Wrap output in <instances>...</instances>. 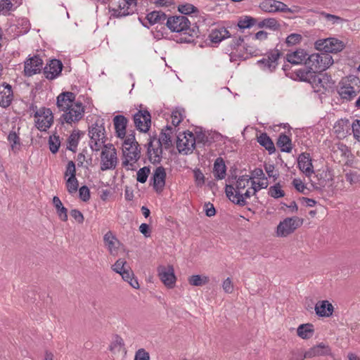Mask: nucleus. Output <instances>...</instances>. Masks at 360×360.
Listing matches in <instances>:
<instances>
[{
	"mask_svg": "<svg viewBox=\"0 0 360 360\" xmlns=\"http://www.w3.org/2000/svg\"><path fill=\"white\" fill-rule=\"evenodd\" d=\"M250 186L251 178L243 175L238 179L235 186L227 185L225 192L229 199L233 203L244 206L247 203V200L251 197Z\"/></svg>",
	"mask_w": 360,
	"mask_h": 360,
	"instance_id": "1",
	"label": "nucleus"
},
{
	"mask_svg": "<svg viewBox=\"0 0 360 360\" xmlns=\"http://www.w3.org/2000/svg\"><path fill=\"white\" fill-rule=\"evenodd\" d=\"M333 63V57L328 53H313L308 56L307 66L309 71L300 72V79L304 82H311L316 72H323Z\"/></svg>",
	"mask_w": 360,
	"mask_h": 360,
	"instance_id": "2",
	"label": "nucleus"
},
{
	"mask_svg": "<svg viewBox=\"0 0 360 360\" xmlns=\"http://www.w3.org/2000/svg\"><path fill=\"white\" fill-rule=\"evenodd\" d=\"M122 146L124 155L122 165L128 170H134V165L140 158L141 153L135 136L133 134H128L122 141Z\"/></svg>",
	"mask_w": 360,
	"mask_h": 360,
	"instance_id": "3",
	"label": "nucleus"
},
{
	"mask_svg": "<svg viewBox=\"0 0 360 360\" xmlns=\"http://www.w3.org/2000/svg\"><path fill=\"white\" fill-rule=\"evenodd\" d=\"M338 92L342 99H352L360 92L359 78L354 75L343 78L339 83Z\"/></svg>",
	"mask_w": 360,
	"mask_h": 360,
	"instance_id": "4",
	"label": "nucleus"
},
{
	"mask_svg": "<svg viewBox=\"0 0 360 360\" xmlns=\"http://www.w3.org/2000/svg\"><path fill=\"white\" fill-rule=\"evenodd\" d=\"M89 146L94 151H98L105 144L106 139L105 129L103 120H98L89 127Z\"/></svg>",
	"mask_w": 360,
	"mask_h": 360,
	"instance_id": "5",
	"label": "nucleus"
},
{
	"mask_svg": "<svg viewBox=\"0 0 360 360\" xmlns=\"http://www.w3.org/2000/svg\"><path fill=\"white\" fill-rule=\"evenodd\" d=\"M100 155V168L102 171L113 170L117 167L118 157L114 145L108 143L102 146Z\"/></svg>",
	"mask_w": 360,
	"mask_h": 360,
	"instance_id": "6",
	"label": "nucleus"
},
{
	"mask_svg": "<svg viewBox=\"0 0 360 360\" xmlns=\"http://www.w3.org/2000/svg\"><path fill=\"white\" fill-rule=\"evenodd\" d=\"M345 43L335 37L320 39L315 41L314 47L316 50L328 53H338L344 49Z\"/></svg>",
	"mask_w": 360,
	"mask_h": 360,
	"instance_id": "7",
	"label": "nucleus"
},
{
	"mask_svg": "<svg viewBox=\"0 0 360 360\" xmlns=\"http://www.w3.org/2000/svg\"><path fill=\"white\" fill-rule=\"evenodd\" d=\"M303 224V219L298 217H287L280 221L276 229V236L286 237L293 233Z\"/></svg>",
	"mask_w": 360,
	"mask_h": 360,
	"instance_id": "8",
	"label": "nucleus"
},
{
	"mask_svg": "<svg viewBox=\"0 0 360 360\" xmlns=\"http://www.w3.org/2000/svg\"><path fill=\"white\" fill-rule=\"evenodd\" d=\"M195 138L191 131L179 133L176 139V148L180 153H191L195 146Z\"/></svg>",
	"mask_w": 360,
	"mask_h": 360,
	"instance_id": "9",
	"label": "nucleus"
},
{
	"mask_svg": "<svg viewBox=\"0 0 360 360\" xmlns=\"http://www.w3.org/2000/svg\"><path fill=\"white\" fill-rule=\"evenodd\" d=\"M53 116L51 110L46 108H40L34 113V122L36 127L45 131L52 125Z\"/></svg>",
	"mask_w": 360,
	"mask_h": 360,
	"instance_id": "10",
	"label": "nucleus"
},
{
	"mask_svg": "<svg viewBox=\"0 0 360 360\" xmlns=\"http://www.w3.org/2000/svg\"><path fill=\"white\" fill-rule=\"evenodd\" d=\"M136 2H131L128 0H111L109 11L112 16L115 18L126 16L131 11V6H136Z\"/></svg>",
	"mask_w": 360,
	"mask_h": 360,
	"instance_id": "11",
	"label": "nucleus"
},
{
	"mask_svg": "<svg viewBox=\"0 0 360 360\" xmlns=\"http://www.w3.org/2000/svg\"><path fill=\"white\" fill-rule=\"evenodd\" d=\"M84 108L79 101L73 103L70 107L63 112L61 119L68 124L78 122L84 115Z\"/></svg>",
	"mask_w": 360,
	"mask_h": 360,
	"instance_id": "12",
	"label": "nucleus"
},
{
	"mask_svg": "<svg viewBox=\"0 0 360 360\" xmlns=\"http://www.w3.org/2000/svg\"><path fill=\"white\" fill-rule=\"evenodd\" d=\"M158 275L167 288L172 289L175 286L176 278L173 266H159L158 267Z\"/></svg>",
	"mask_w": 360,
	"mask_h": 360,
	"instance_id": "13",
	"label": "nucleus"
},
{
	"mask_svg": "<svg viewBox=\"0 0 360 360\" xmlns=\"http://www.w3.org/2000/svg\"><path fill=\"white\" fill-rule=\"evenodd\" d=\"M261 8L266 12H284L293 13L297 11V7L288 8L284 3L276 0H264L261 4Z\"/></svg>",
	"mask_w": 360,
	"mask_h": 360,
	"instance_id": "14",
	"label": "nucleus"
},
{
	"mask_svg": "<svg viewBox=\"0 0 360 360\" xmlns=\"http://www.w3.org/2000/svg\"><path fill=\"white\" fill-rule=\"evenodd\" d=\"M167 27L174 32H184L190 27V21L184 15L172 16L166 20Z\"/></svg>",
	"mask_w": 360,
	"mask_h": 360,
	"instance_id": "15",
	"label": "nucleus"
},
{
	"mask_svg": "<svg viewBox=\"0 0 360 360\" xmlns=\"http://www.w3.org/2000/svg\"><path fill=\"white\" fill-rule=\"evenodd\" d=\"M134 122L136 128L142 132H147L151 124V116L146 110H139L134 115Z\"/></svg>",
	"mask_w": 360,
	"mask_h": 360,
	"instance_id": "16",
	"label": "nucleus"
},
{
	"mask_svg": "<svg viewBox=\"0 0 360 360\" xmlns=\"http://www.w3.org/2000/svg\"><path fill=\"white\" fill-rule=\"evenodd\" d=\"M43 68V61L37 56L27 58L24 63V75L26 77H32L38 74Z\"/></svg>",
	"mask_w": 360,
	"mask_h": 360,
	"instance_id": "17",
	"label": "nucleus"
},
{
	"mask_svg": "<svg viewBox=\"0 0 360 360\" xmlns=\"http://www.w3.org/2000/svg\"><path fill=\"white\" fill-rule=\"evenodd\" d=\"M148 157L150 162H160L162 158V146L157 138H150L148 143Z\"/></svg>",
	"mask_w": 360,
	"mask_h": 360,
	"instance_id": "18",
	"label": "nucleus"
},
{
	"mask_svg": "<svg viewBox=\"0 0 360 360\" xmlns=\"http://www.w3.org/2000/svg\"><path fill=\"white\" fill-rule=\"evenodd\" d=\"M280 56L281 53L278 50H273L269 53L267 58L258 60L257 63L263 70L272 72L278 65V60Z\"/></svg>",
	"mask_w": 360,
	"mask_h": 360,
	"instance_id": "19",
	"label": "nucleus"
},
{
	"mask_svg": "<svg viewBox=\"0 0 360 360\" xmlns=\"http://www.w3.org/2000/svg\"><path fill=\"white\" fill-rule=\"evenodd\" d=\"M331 355L332 351L330 346L323 342H321L306 351L304 354V358L311 359L316 356Z\"/></svg>",
	"mask_w": 360,
	"mask_h": 360,
	"instance_id": "20",
	"label": "nucleus"
},
{
	"mask_svg": "<svg viewBox=\"0 0 360 360\" xmlns=\"http://www.w3.org/2000/svg\"><path fill=\"white\" fill-rule=\"evenodd\" d=\"M297 165L300 170L307 177H310L314 173V167L311 162V158L308 153H302L297 158Z\"/></svg>",
	"mask_w": 360,
	"mask_h": 360,
	"instance_id": "21",
	"label": "nucleus"
},
{
	"mask_svg": "<svg viewBox=\"0 0 360 360\" xmlns=\"http://www.w3.org/2000/svg\"><path fill=\"white\" fill-rule=\"evenodd\" d=\"M103 242L105 247L108 250L109 253L112 256L117 255L118 250L120 245V242L112 233V231H108L103 236Z\"/></svg>",
	"mask_w": 360,
	"mask_h": 360,
	"instance_id": "22",
	"label": "nucleus"
},
{
	"mask_svg": "<svg viewBox=\"0 0 360 360\" xmlns=\"http://www.w3.org/2000/svg\"><path fill=\"white\" fill-rule=\"evenodd\" d=\"M62 68V63L58 60L53 59L44 67V74L48 79H53L60 74Z\"/></svg>",
	"mask_w": 360,
	"mask_h": 360,
	"instance_id": "23",
	"label": "nucleus"
},
{
	"mask_svg": "<svg viewBox=\"0 0 360 360\" xmlns=\"http://www.w3.org/2000/svg\"><path fill=\"white\" fill-rule=\"evenodd\" d=\"M77 102L75 95L72 92H63L57 97V107L60 111L67 110L69 107L73 105V103Z\"/></svg>",
	"mask_w": 360,
	"mask_h": 360,
	"instance_id": "24",
	"label": "nucleus"
},
{
	"mask_svg": "<svg viewBox=\"0 0 360 360\" xmlns=\"http://www.w3.org/2000/svg\"><path fill=\"white\" fill-rule=\"evenodd\" d=\"M127 122V119L123 115H116L113 118V124L117 137L122 141H124L127 136V135H126Z\"/></svg>",
	"mask_w": 360,
	"mask_h": 360,
	"instance_id": "25",
	"label": "nucleus"
},
{
	"mask_svg": "<svg viewBox=\"0 0 360 360\" xmlns=\"http://www.w3.org/2000/svg\"><path fill=\"white\" fill-rule=\"evenodd\" d=\"M13 94L11 86L8 84L0 85V106L6 108L11 103Z\"/></svg>",
	"mask_w": 360,
	"mask_h": 360,
	"instance_id": "26",
	"label": "nucleus"
},
{
	"mask_svg": "<svg viewBox=\"0 0 360 360\" xmlns=\"http://www.w3.org/2000/svg\"><path fill=\"white\" fill-rule=\"evenodd\" d=\"M316 314L320 317H330L334 311V307L328 300L319 301L315 305Z\"/></svg>",
	"mask_w": 360,
	"mask_h": 360,
	"instance_id": "27",
	"label": "nucleus"
},
{
	"mask_svg": "<svg viewBox=\"0 0 360 360\" xmlns=\"http://www.w3.org/2000/svg\"><path fill=\"white\" fill-rule=\"evenodd\" d=\"M308 54L304 49H297V51L288 53L287 60L293 65L304 63L307 65Z\"/></svg>",
	"mask_w": 360,
	"mask_h": 360,
	"instance_id": "28",
	"label": "nucleus"
},
{
	"mask_svg": "<svg viewBox=\"0 0 360 360\" xmlns=\"http://www.w3.org/2000/svg\"><path fill=\"white\" fill-rule=\"evenodd\" d=\"M166 172L162 167L156 168L153 175V187L157 191H162L165 184Z\"/></svg>",
	"mask_w": 360,
	"mask_h": 360,
	"instance_id": "29",
	"label": "nucleus"
},
{
	"mask_svg": "<svg viewBox=\"0 0 360 360\" xmlns=\"http://www.w3.org/2000/svg\"><path fill=\"white\" fill-rule=\"evenodd\" d=\"M318 184L320 186L325 187L330 185L333 180V175L329 169L319 170L316 174Z\"/></svg>",
	"mask_w": 360,
	"mask_h": 360,
	"instance_id": "30",
	"label": "nucleus"
},
{
	"mask_svg": "<svg viewBox=\"0 0 360 360\" xmlns=\"http://www.w3.org/2000/svg\"><path fill=\"white\" fill-rule=\"evenodd\" d=\"M209 37L212 43L218 44L222 40L230 37V34L225 27H219L212 30Z\"/></svg>",
	"mask_w": 360,
	"mask_h": 360,
	"instance_id": "31",
	"label": "nucleus"
},
{
	"mask_svg": "<svg viewBox=\"0 0 360 360\" xmlns=\"http://www.w3.org/2000/svg\"><path fill=\"white\" fill-rule=\"evenodd\" d=\"M314 333V326L311 323L301 324L297 328V335L303 340L310 339Z\"/></svg>",
	"mask_w": 360,
	"mask_h": 360,
	"instance_id": "32",
	"label": "nucleus"
},
{
	"mask_svg": "<svg viewBox=\"0 0 360 360\" xmlns=\"http://www.w3.org/2000/svg\"><path fill=\"white\" fill-rule=\"evenodd\" d=\"M172 127L167 126L165 129L162 130L159 139H157V140L160 141V143L162 146H164L165 148H168L172 145Z\"/></svg>",
	"mask_w": 360,
	"mask_h": 360,
	"instance_id": "33",
	"label": "nucleus"
},
{
	"mask_svg": "<svg viewBox=\"0 0 360 360\" xmlns=\"http://www.w3.org/2000/svg\"><path fill=\"white\" fill-rule=\"evenodd\" d=\"M349 121L347 120L342 119L335 122L333 127V129L337 136L339 139H342L346 136L349 130Z\"/></svg>",
	"mask_w": 360,
	"mask_h": 360,
	"instance_id": "34",
	"label": "nucleus"
},
{
	"mask_svg": "<svg viewBox=\"0 0 360 360\" xmlns=\"http://www.w3.org/2000/svg\"><path fill=\"white\" fill-rule=\"evenodd\" d=\"M261 51L255 46L245 44L243 46L242 52L238 56L239 58L245 60L252 56L260 55Z\"/></svg>",
	"mask_w": 360,
	"mask_h": 360,
	"instance_id": "35",
	"label": "nucleus"
},
{
	"mask_svg": "<svg viewBox=\"0 0 360 360\" xmlns=\"http://www.w3.org/2000/svg\"><path fill=\"white\" fill-rule=\"evenodd\" d=\"M226 165L221 158H218L214 162L213 172L218 179H223L226 176Z\"/></svg>",
	"mask_w": 360,
	"mask_h": 360,
	"instance_id": "36",
	"label": "nucleus"
},
{
	"mask_svg": "<svg viewBox=\"0 0 360 360\" xmlns=\"http://www.w3.org/2000/svg\"><path fill=\"white\" fill-rule=\"evenodd\" d=\"M53 204L56 210L59 219L63 221L68 220V210L65 208L58 196L53 198Z\"/></svg>",
	"mask_w": 360,
	"mask_h": 360,
	"instance_id": "37",
	"label": "nucleus"
},
{
	"mask_svg": "<svg viewBox=\"0 0 360 360\" xmlns=\"http://www.w3.org/2000/svg\"><path fill=\"white\" fill-rule=\"evenodd\" d=\"M146 20L150 25H155L158 23H164L167 20L166 15L162 11H153L149 13L146 16Z\"/></svg>",
	"mask_w": 360,
	"mask_h": 360,
	"instance_id": "38",
	"label": "nucleus"
},
{
	"mask_svg": "<svg viewBox=\"0 0 360 360\" xmlns=\"http://www.w3.org/2000/svg\"><path fill=\"white\" fill-rule=\"evenodd\" d=\"M122 279L127 282L133 288L139 289V283L136 278H134V274L130 268L127 269L121 274Z\"/></svg>",
	"mask_w": 360,
	"mask_h": 360,
	"instance_id": "39",
	"label": "nucleus"
},
{
	"mask_svg": "<svg viewBox=\"0 0 360 360\" xmlns=\"http://www.w3.org/2000/svg\"><path fill=\"white\" fill-rule=\"evenodd\" d=\"M257 141L261 146H264L267 150H269L270 153L275 151L274 143L266 134L264 133L260 134L259 136L257 137Z\"/></svg>",
	"mask_w": 360,
	"mask_h": 360,
	"instance_id": "40",
	"label": "nucleus"
},
{
	"mask_svg": "<svg viewBox=\"0 0 360 360\" xmlns=\"http://www.w3.org/2000/svg\"><path fill=\"white\" fill-rule=\"evenodd\" d=\"M277 145L283 152L290 153L292 150L291 140L285 134H281L279 136Z\"/></svg>",
	"mask_w": 360,
	"mask_h": 360,
	"instance_id": "41",
	"label": "nucleus"
},
{
	"mask_svg": "<svg viewBox=\"0 0 360 360\" xmlns=\"http://www.w3.org/2000/svg\"><path fill=\"white\" fill-rule=\"evenodd\" d=\"M269 186V182L267 179H263L262 180H258V181H255V180H251V196L255 195L257 192L263 188H266Z\"/></svg>",
	"mask_w": 360,
	"mask_h": 360,
	"instance_id": "42",
	"label": "nucleus"
},
{
	"mask_svg": "<svg viewBox=\"0 0 360 360\" xmlns=\"http://www.w3.org/2000/svg\"><path fill=\"white\" fill-rule=\"evenodd\" d=\"M209 278L206 276L193 275L188 278V283L193 286H201L207 283Z\"/></svg>",
	"mask_w": 360,
	"mask_h": 360,
	"instance_id": "43",
	"label": "nucleus"
},
{
	"mask_svg": "<svg viewBox=\"0 0 360 360\" xmlns=\"http://www.w3.org/2000/svg\"><path fill=\"white\" fill-rule=\"evenodd\" d=\"M124 342L123 339L120 336H115L112 342L110 345V350L113 353L120 352L124 349Z\"/></svg>",
	"mask_w": 360,
	"mask_h": 360,
	"instance_id": "44",
	"label": "nucleus"
},
{
	"mask_svg": "<svg viewBox=\"0 0 360 360\" xmlns=\"http://www.w3.org/2000/svg\"><path fill=\"white\" fill-rule=\"evenodd\" d=\"M184 110L182 108H176L172 112V123L174 127L178 126L184 117Z\"/></svg>",
	"mask_w": 360,
	"mask_h": 360,
	"instance_id": "45",
	"label": "nucleus"
},
{
	"mask_svg": "<svg viewBox=\"0 0 360 360\" xmlns=\"http://www.w3.org/2000/svg\"><path fill=\"white\" fill-rule=\"evenodd\" d=\"M79 132L73 131L68 139L67 148L71 151H75L79 143Z\"/></svg>",
	"mask_w": 360,
	"mask_h": 360,
	"instance_id": "46",
	"label": "nucleus"
},
{
	"mask_svg": "<svg viewBox=\"0 0 360 360\" xmlns=\"http://www.w3.org/2000/svg\"><path fill=\"white\" fill-rule=\"evenodd\" d=\"M256 22V20L250 16L241 17L238 21V26L240 29L250 28Z\"/></svg>",
	"mask_w": 360,
	"mask_h": 360,
	"instance_id": "47",
	"label": "nucleus"
},
{
	"mask_svg": "<svg viewBox=\"0 0 360 360\" xmlns=\"http://www.w3.org/2000/svg\"><path fill=\"white\" fill-rule=\"evenodd\" d=\"M65 186H66L68 192L70 195L75 194L77 193V191H78L79 181L76 177L71 178V179H67L65 181Z\"/></svg>",
	"mask_w": 360,
	"mask_h": 360,
	"instance_id": "48",
	"label": "nucleus"
},
{
	"mask_svg": "<svg viewBox=\"0 0 360 360\" xmlns=\"http://www.w3.org/2000/svg\"><path fill=\"white\" fill-rule=\"evenodd\" d=\"M269 195L274 198H282L285 195V192L281 189L280 184H276L270 186L268 191Z\"/></svg>",
	"mask_w": 360,
	"mask_h": 360,
	"instance_id": "49",
	"label": "nucleus"
},
{
	"mask_svg": "<svg viewBox=\"0 0 360 360\" xmlns=\"http://www.w3.org/2000/svg\"><path fill=\"white\" fill-rule=\"evenodd\" d=\"M111 268L115 272L120 275L129 267L127 266V262L124 259H119L112 265Z\"/></svg>",
	"mask_w": 360,
	"mask_h": 360,
	"instance_id": "50",
	"label": "nucleus"
},
{
	"mask_svg": "<svg viewBox=\"0 0 360 360\" xmlns=\"http://www.w3.org/2000/svg\"><path fill=\"white\" fill-rule=\"evenodd\" d=\"M150 173V169L148 167H143L139 169L136 173V180L140 183H145Z\"/></svg>",
	"mask_w": 360,
	"mask_h": 360,
	"instance_id": "51",
	"label": "nucleus"
},
{
	"mask_svg": "<svg viewBox=\"0 0 360 360\" xmlns=\"http://www.w3.org/2000/svg\"><path fill=\"white\" fill-rule=\"evenodd\" d=\"M8 140L11 146L12 150L17 151L20 148V139L15 132L11 131L8 136Z\"/></svg>",
	"mask_w": 360,
	"mask_h": 360,
	"instance_id": "52",
	"label": "nucleus"
},
{
	"mask_svg": "<svg viewBox=\"0 0 360 360\" xmlns=\"http://www.w3.org/2000/svg\"><path fill=\"white\" fill-rule=\"evenodd\" d=\"M335 153L340 155L344 159H348L351 155L350 150L349 148L341 143L337 144V149L335 150Z\"/></svg>",
	"mask_w": 360,
	"mask_h": 360,
	"instance_id": "53",
	"label": "nucleus"
},
{
	"mask_svg": "<svg viewBox=\"0 0 360 360\" xmlns=\"http://www.w3.org/2000/svg\"><path fill=\"white\" fill-rule=\"evenodd\" d=\"M64 176L65 179L76 177V167L73 161H69L68 162Z\"/></svg>",
	"mask_w": 360,
	"mask_h": 360,
	"instance_id": "54",
	"label": "nucleus"
},
{
	"mask_svg": "<svg viewBox=\"0 0 360 360\" xmlns=\"http://www.w3.org/2000/svg\"><path fill=\"white\" fill-rule=\"evenodd\" d=\"M49 149L53 153H56L58 152L60 141L59 136H51L49 139Z\"/></svg>",
	"mask_w": 360,
	"mask_h": 360,
	"instance_id": "55",
	"label": "nucleus"
},
{
	"mask_svg": "<svg viewBox=\"0 0 360 360\" xmlns=\"http://www.w3.org/2000/svg\"><path fill=\"white\" fill-rule=\"evenodd\" d=\"M302 40V36L300 34L292 33L286 38L285 43L288 46H294L300 44Z\"/></svg>",
	"mask_w": 360,
	"mask_h": 360,
	"instance_id": "56",
	"label": "nucleus"
},
{
	"mask_svg": "<svg viewBox=\"0 0 360 360\" xmlns=\"http://www.w3.org/2000/svg\"><path fill=\"white\" fill-rule=\"evenodd\" d=\"M244 39L242 37H238L233 39L231 46L236 51L234 53L238 56L239 53L242 52L243 46H244Z\"/></svg>",
	"mask_w": 360,
	"mask_h": 360,
	"instance_id": "57",
	"label": "nucleus"
},
{
	"mask_svg": "<svg viewBox=\"0 0 360 360\" xmlns=\"http://www.w3.org/2000/svg\"><path fill=\"white\" fill-rule=\"evenodd\" d=\"M178 10L180 13L188 15L197 11V8L191 4H181L178 6Z\"/></svg>",
	"mask_w": 360,
	"mask_h": 360,
	"instance_id": "58",
	"label": "nucleus"
},
{
	"mask_svg": "<svg viewBox=\"0 0 360 360\" xmlns=\"http://www.w3.org/2000/svg\"><path fill=\"white\" fill-rule=\"evenodd\" d=\"M13 10V4L10 0H0V13L6 14Z\"/></svg>",
	"mask_w": 360,
	"mask_h": 360,
	"instance_id": "59",
	"label": "nucleus"
},
{
	"mask_svg": "<svg viewBox=\"0 0 360 360\" xmlns=\"http://www.w3.org/2000/svg\"><path fill=\"white\" fill-rule=\"evenodd\" d=\"M134 360H150V354L145 349H139L135 352Z\"/></svg>",
	"mask_w": 360,
	"mask_h": 360,
	"instance_id": "60",
	"label": "nucleus"
},
{
	"mask_svg": "<svg viewBox=\"0 0 360 360\" xmlns=\"http://www.w3.org/2000/svg\"><path fill=\"white\" fill-rule=\"evenodd\" d=\"M354 138L360 142V120H355L352 124Z\"/></svg>",
	"mask_w": 360,
	"mask_h": 360,
	"instance_id": "61",
	"label": "nucleus"
},
{
	"mask_svg": "<svg viewBox=\"0 0 360 360\" xmlns=\"http://www.w3.org/2000/svg\"><path fill=\"white\" fill-rule=\"evenodd\" d=\"M222 289L223 290L228 294H231L233 292L234 290V285L233 283L230 278H226L222 282Z\"/></svg>",
	"mask_w": 360,
	"mask_h": 360,
	"instance_id": "62",
	"label": "nucleus"
},
{
	"mask_svg": "<svg viewBox=\"0 0 360 360\" xmlns=\"http://www.w3.org/2000/svg\"><path fill=\"white\" fill-rule=\"evenodd\" d=\"M292 185L298 192L305 193L307 186L301 179H294L292 181Z\"/></svg>",
	"mask_w": 360,
	"mask_h": 360,
	"instance_id": "63",
	"label": "nucleus"
},
{
	"mask_svg": "<svg viewBox=\"0 0 360 360\" xmlns=\"http://www.w3.org/2000/svg\"><path fill=\"white\" fill-rule=\"evenodd\" d=\"M79 198L82 200L86 202L90 198V191L87 186H83L79 189Z\"/></svg>",
	"mask_w": 360,
	"mask_h": 360,
	"instance_id": "64",
	"label": "nucleus"
}]
</instances>
